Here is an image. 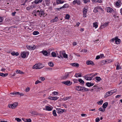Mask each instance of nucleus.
I'll return each mask as SVG.
<instances>
[{
    "label": "nucleus",
    "instance_id": "46",
    "mask_svg": "<svg viewBox=\"0 0 122 122\" xmlns=\"http://www.w3.org/2000/svg\"><path fill=\"white\" fill-rule=\"evenodd\" d=\"M53 114L55 116H57L56 111L55 110H54L53 111Z\"/></svg>",
    "mask_w": 122,
    "mask_h": 122
},
{
    "label": "nucleus",
    "instance_id": "17",
    "mask_svg": "<svg viewBox=\"0 0 122 122\" xmlns=\"http://www.w3.org/2000/svg\"><path fill=\"white\" fill-rule=\"evenodd\" d=\"M22 120L23 121L25 122H31V119H24L22 118Z\"/></svg>",
    "mask_w": 122,
    "mask_h": 122
},
{
    "label": "nucleus",
    "instance_id": "6",
    "mask_svg": "<svg viewBox=\"0 0 122 122\" xmlns=\"http://www.w3.org/2000/svg\"><path fill=\"white\" fill-rule=\"evenodd\" d=\"M28 52H22L21 54V56L22 58H25L26 56H28L29 54Z\"/></svg>",
    "mask_w": 122,
    "mask_h": 122
},
{
    "label": "nucleus",
    "instance_id": "55",
    "mask_svg": "<svg viewBox=\"0 0 122 122\" xmlns=\"http://www.w3.org/2000/svg\"><path fill=\"white\" fill-rule=\"evenodd\" d=\"M32 8V6H30L29 7H27L26 8V9L27 10H29L30 9Z\"/></svg>",
    "mask_w": 122,
    "mask_h": 122
},
{
    "label": "nucleus",
    "instance_id": "7",
    "mask_svg": "<svg viewBox=\"0 0 122 122\" xmlns=\"http://www.w3.org/2000/svg\"><path fill=\"white\" fill-rule=\"evenodd\" d=\"M26 47L28 49L30 50H34L36 48V46L35 45L32 46H30L27 45L26 46Z\"/></svg>",
    "mask_w": 122,
    "mask_h": 122
},
{
    "label": "nucleus",
    "instance_id": "31",
    "mask_svg": "<svg viewBox=\"0 0 122 122\" xmlns=\"http://www.w3.org/2000/svg\"><path fill=\"white\" fill-rule=\"evenodd\" d=\"M19 92H14L13 93H11L10 94L15 95H19Z\"/></svg>",
    "mask_w": 122,
    "mask_h": 122
},
{
    "label": "nucleus",
    "instance_id": "49",
    "mask_svg": "<svg viewBox=\"0 0 122 122\" xmlns=\"http://www.w3.org/2000/svg\"><path fill=\"white\" fill-rule=\"evenodd\" d=\"M80 86H78L76 87V89L79 91H80Z\"/></svg>",
    "mask_w": 122,
    "mask_h": 122
},
{
    "label": "nucleus",
    "instance_id": "59",
    "mask_svg": "<svg viewBox=\"0 0 122 122\" xmlns=\"http://www.w3.org/2000/svg\"><path fill=\"white\" fill-rule=\"evenodd\" d=\"M41 82V81H40L38 80L37 81L35 82V84H38V83H40Z\"/></svg>",
    "mask_w": 122,
    "mask_h": 122
},
{
    "label": "nucleus",
    "instance_id": "18",
    "mask_svg": "<svg viewBox=\"0 0 122 122\" xmlns=\"http://www.w3.org/2000/svg\"><path fill=\"white\" fill-rule=\"evenodd\" d=\"M84 77L85 79L87 80H91L92 79V77H89L86 75L84 76Z\"/></svg>",
    "mask_w": 122,
    "mask_h": 122
},
{
    "label": "nucleus",
    "instance_id": "3",
    "mask_svg": "<svg viewBox=\"0 0 122 122\" xmlns=\"http://www.w3.org/2000/svg\"><path fill=\"white\" fill-rule=\"evenodd\" d=\"M111 41L112 42H114L115 41L116 44H119L120 43V40L117 37H116L112 39L111 40Z\"/></svg>",
    "mask_w": 122,
    "mask_h": 122
},
{
    "label": "nucleus",
    "instance_id": "33",
    "mask_svg": "<svg viewBox=\"0 0 122 122\" xmlns=\"http://www.w3.org/2000/svg\"><path fill=\"white\" fill-rule=\"evenodd\" d=\"M52 56L53 57H55L56 56V54L54 52H52L51 53Z\"/></svg>",
    "mask_w": 122,
    "mask_h": 122
},
{
    "label": "nucleus",
    "instance_id": "24",
    "mask_svg": "<svg viewBox=\"0 0 122 122\" xmlns=\"http://www.w3.org/2000/svg\"><path fill=\"white\" fill-rule=\"evenodd\" d=\"M45 2L47 5V6H49L50 3V0H45Z\"/></svg>",
    "mask_w": 122,
    "mask_h": 122
},
{
    "label": "nucleus",
    "instance_id": "38",
    "mask_svg": "<svg viewBox=\"0 0 122 122\" xmlns=\"http://www.w3.org/2000/svg\"><path fill=\"white\" fill-rule=\"evenodd\" d=\"M97 81H100L101 80V78L97 76L95 77Z\"/></svg>",
    "mask_w": 122,
    "mask_h": 122
},
{
    "label": "nucleus",
    "instance_id": "13",
    "mask_svg": "<svg viewBox=\"0 0 122 122\" xmlns=\"http://www.w3.org/2000/svg\"><path fill=\"white\" fill-rule=\"evenodd\" d=\"M64 2V1L61 0H56V3L57 4H62Z\"/></svg>",
    "mask_w": 122,
    "mask_h": 122
},
{
    "label": "nucleus",
    "instance_id": "29",
    "mask_svg": "<svg viewBox=\"0 0 122 122\" xmlns=\"http://www.w3.org/2000/svg\"><path fill=\"white\" fill-rule=\"evenodd\" d=\"M48 65L51 67H52L54 66L53 63L51 62H50L48 63Z\"/></svg>",
    "mask_w": 122,
    "mask_h": 122
},
{
    "label": "nucleus",
    "instance_id": "61",
    "mask_svg": "<svg viewBox=\"0 0 122 122\" xmlns=\"http://www.w3.org/2000/svg\"><path fill=\"white\" fill-rule=\"evenodd\" d=\"M92 74H88V75H86V76L89 77L90 76L92 77Z\"/></svg>",
    "mask_w": 122,
    "mask_h": 122
},
{
    "label": "nucleus",
    "instance_id": "39",
    "mask_svg": "<svg viewBox=\"0 0 122 122\" xmlns=\"http://www.w3.org/2000/svg\"><path fill=\"white\" fill-rule=\"evenodd\" d=\"M70 18V15L68 14H66V15L65 18L66 19H68Z\"/></svg>",
    "mask_w": 122,
    "mask_h": 122
},
{
    "label": "nucleus",
    "instance_id": "8",
    "mask_svg": "<svg viewBox=\"0 0 122 122\" xmlns=\"http://www.w3.org/2000/svg\"><path fill=\"white\" fill-rule=\"evenodd\" d=\"M56 110L58 111V113H62L63 112H65L66 111L65 110L61 108H57Z\"/></svg>",
    "mask_w": 122,
    "mask_h": 122
},
{
    "label": "nucleus",
    "instance_id": "19",
    "mask_svg": "<svg viewBox=\"0 0 122 122\" xmlns=\"http://www.w3.org/2000/svg\"><path fill=\"white\" fill-rule=\"evenodd\" d=\"M42 1V0H36L34 1V3L36 4H37L41 2Z\"/></svg>",
    "mask_w": 122,
    "mask_h": 122
},
{
    "label": "nucleus",
    "instance_id": "15",
    "mask_svg": "<svg viewBox=\"0 0 122 122\" xmlns=\"http://www.w3.org/2000/svg\"><path fill=\"white\" fill-rule=\"evenodd\" d=\"M41 53H42L45 56H48V53L45 50H43L41 52Z\"/></svg>",
    "mask_w": 122,
    "mask_h": 122
},
{
    "label": "nucleus",
    "instance_id": "34",
    "mask_svg": "<svg viewBox=\"0 0 122 122\" xmlns=\"http://www.w3.org/2000/svg\"><path fill=\"white\" fill-rule=\"evenodd\" d=\"M15 119L16 120L17 122H20L22 121L21 119L19 118H15Z\"/></svg>",
    "mask_w": 122,
    "mask_h": 122
},
{
    "label": "nucleus",
    "instance_id": "42",
    "mask_svg": "<svg viewBox=\"0 0 122 122\" xmlns=\"http://www.w3.org/2000/svg\"><path fill=\"white\" fill-rule=\"evenodd\" d=\"M52 94L54 95H58L59 93L58 92H52Z\"/></svg>",
    "mask_w": 122,
    "mask_h": 122
},
{
    "label": "nucleus",
    "instance_id": "30",
    "mask_svg": "<svg viewBox=\"0 0 122 122\" xmlns=\"http://www.w3.org/2000/svg\"><path fill=\"white\" fill-rule=\"evenodd\" d=\"M58 19L57 17H56L54 19L52 20V21L53 22H56L57 21Z\"/></svg>",
    "mask_w": 122,
    "mask_h": 122
},
{
    "label": "nucleus",
    "instance_id": "14",
    "mask_svg": "<svg viewBox=\"0 0 122 122\" xmlns=\"http://www.w3.org/2000/svg\"><path fill=\"white\" fill-rule=\"evenodd\" d=\"M52 108H51L49 106H46V108H43L44 110H46L48 111H51L52 110Z\"/></svg>",
    "mask_w": 122,
    "mask_h": 122
},
{
    "label": "nucleus",
    "instance_id": "32",
    "mask_svg": "<svg viewBox=\"0 0 122 122\" xmlns=\"http://www.w3.org/2000/svg\"><path fill=\"white\" fill-rule=\"evenodd\" d=\"M39 34V32L37 31H35L33 32V34L34 35H36Z\"/></svg>",
    "mask_w": 122,
    "mask_h": 122
},
{
    "label": "nucleus",
    "instance_id": "57",
    "mask_svg": "<svg viewBox=\"0 0 122 122\" xmlns=\"http://www.w3.org/2000/svg\"><path fill=\"white\" fill-rule=\"evenodd\" d=\"M96 1L97 3H101L102 2V0H96Z\"/></svg>",
    "mask_w": 122,
    "mask_h": 122
},
{
    "label": "nucleus",
    "instance_id": "1",
    "mask_svg": "<svg viewBox=\"0 0 122 122\" xmlns=\"http://www.w3.org/2000/svg\"><path fill=\"white\" fill-rule=\"evenodd\" d=\"M58 57L59 58H63V57L65 58L67 57V55L65 53L64 51H60L59 52V54H57Z\"/></svg>",
    "mask_w": 122,
    "mask_h": 122
},
{
    "label": "nucleus",
    "instance_id": "51",
    "mask_svg": "<svg viewBox=\"0 0 122 122\" xmlns=\"http://www.w3.org/2000/svg\"><path fill=\"white\" fill-rule=\"evenodd\" d=\"M102 102H103V101L102 100V101H100L98 102H98V104L101 105L102 104Z\"/></svg>",
    "mask_w": 122,
    "mask_h": 122
},
{
    "label": "nucleus",
    "instance_id": "58",
    "mask_svg": "<svg viewBox=\"0 0 122 122\" xmlns=\"http://www.w3.org/2000/svg\"><path fill=\"white\" fill-rule=\"evenodd\" d=\"M89 90V89L87 88H86L84 87V92L85 91H88Z\"/></svg>",
    "mask_w": 122,
    "mask_h": 122
},
{
    "label": "nucleus",
    "instance_id": "12",
    "mask_svg": "<svg viewBox=\"0 0 122 122\" xmlns=\"http://www.w3.org/2000/svg\"><path fill=\"white\" fill-rule=\"evenodd\" d=\"M62 83L67 85H70V81H62Z\"/></svg>",
    "mask_w": 122,
    "mask_h": 122
},
{
    "label": "nucleus",
    "instance_id": "52",
    "mask_svg": "<svg viewBox=\"0 0 122 122\" xmlns=\"http://www.w3.org/2000/svg\"><path fill=\"white\" fill-rule=\"evenodd\" d=\"M87 12V10L86 9L84 8L83 9V12L86 13Z\"/></svg>",
    "mask_w": 122,
    "mask_h": 122
},
{
    "label": "nucleus",
    "instance_id": "64",
    "mask_svg": "<svg viewBox=\"0 0 122 122\" xmlns=\"http://www.w3.org/2000/svg\"><path fill=\"white\" fill-rule=\"evenodd\" d=\"M40 79L42 81H44L45 80V78L43 77H41L40 78Z\"/></svg>",
    "mask_w": 122,
    "mask_h": 122
},
{
    "label": "nucleus",
    "instance_id": "56",
    "mask_svg": "<svg viewBox=\"0 0 122 122\" xmlns=\"http://www.w3.org/2000/svg\"><path fill=\"white\" fill-rule=\"evenodd\" d=\"M100 120L99 118V117H97L96 119V122H98Z\"/></svg>",
    "mask_w": 122,
    "mask_h": 122
},
{
    "label": "nucleus",
    "instance_id": "62",
    "mask_svg": "<svg viewBox=\"0 0 122 122\" xmlns=\"http://www.w3.org/2000/svg\"><path fill=\"white\" fill-rule=\"evenodd\" d=\"M76 3H77L78 5H80L81 4V2L79 0H78L76 2Z\"/></svg>",
    "mask_w": 122,
    "mask_h": 122
},
{
    "label": "nucleus",
    "instance_id": "53",
    "mask_svg": "<svg viewBox=\"0 0 122 122\" xmlns=\"http://www.w3.org/2000/svg\"><path fill=\"white\" fill-rule=\"evenodd\" d=\"M99 110L102 112H104L105 111V110L104 109H102L101 107L99 108Z\"/></svg>",
    "mask_w": 122,
    "mask_h": 122
},
{
    "label": "nucleus",
    "instance_id": "60",
    "mask_svg": "<svg viewBox=\"0 0 122 122\" xmlns=\"http://www.w3.org/2000/svg\"><path fill=\"white\" fill-rule=\"evenodd\" d=\"M81 115L82 117H86L87 116V115L86 114H82Z\"/></svg>",
    "mask_w": 122,
    "mask_h": 122
},
{
    "label": "nucleus",
    "instance_id": "48",
    "mask_svg": "<svg viewBox=\"0 0 122 122\" xmlns=\"http://www.w3.org/2000/svg\"><path fill=\"white\" fill-rule=\"evenodd\" d=\"M58 98L56 97H53L52 100H56Z\"/></svg>",
    "mask_w": 122,
    "mask_h": 122
},
{
    "label": "nucleus",
    "instance_id": "37",
    "mask_svg": "<svg viewBox=\"0 0 122 122\" xmlns=\"http://www.w3.org/2000/svg\"><path fill=\"white\" fill-rule=\"evenodd\" d=\"M62 8L68 7V5L67 4H66L62 6Z\"/></svg>",
    "mask_w": 122,
    "mask_h": 122
},
{
    "label": "nucleus",
    "instance_id": "25",
    "mask_svg": "<svg viewBox=\"0 0 122 122\" xmlns=\"http://www.w3.org/2000/svg\"><path fill=\"white\" fill-rule=\"evenodd\" d=\"M97 24V22H96L94 23L93 24V27H95V28H97L98 27V26Z\"/></svg>",
    "mask_w": 122,
    "mask_h": 122
},
{
    "label": "nucleus",
    "instance_id": "36",
    "mask_svg": "<svg viewBox=\"0 0 122 122\" xmlns=\"http://www.w3.org/2000/svg\"><path fill=\"white\" fill-rule=\"evenodd\" d=\"M97 7H96L93 10V12L95 13L97 12H98L97 10Z\"/></svg>",
    "mask_w": 122,
    "mask_h": 122
},
{
    "label": "nucleus",
    "instance_id": "27",
    "mask_svg": "<svg viewBox=\"0 0 122 122\" xmlns=\"http://www.w3.org/2000/svg\"><path fill=\"white\" fill-rule=\"evenodd\" d=\"M121 69V67L120 66L119 63H117V70H118L119 69Z\"/></svg>",
    "mask_w": 122,
    "mask_h": 122
},
{
    "label": "nucleus",
    "instance_id": "40",
    "mask_svg": "<svg viewBox=\"0 0 122 122\" xmlns=\"http://www.w3.org/2000/svg\"><path fill=\"white\" fill-rule=\"evenodd\" d=\"M117 91V89H115L114 90H112L110 91V92H112V94L116 92Z\"/></svg>",
    "mask_w": 122,
    "mask_h": 122
},
{
    "label": "nucleus",
    "instance_id": "47",
    "mask_svg": "<svg viewBox=\"0 0 122 122\" xmlns=\"http://www.w3.org/2000/svg\"><path fill=\"white\" fill-rule=\"evenodd\" d=\"M86 85L88 87H90L91 85V83L89 82H87L86 83Z\"/></svg>",
    "mask_w": 122,
    "mask_h": 122
},
{
    "label": "nucleus",
    "instance_id": "16",
    "mask_svg": "<svg viewBox=\"0 0 122 122\" xmlns=\"http://www.w3.org/2000/svg\"><path fill=\"white\" fill-rule=\"evenodd\" d=\"M70 64L71 66L77 67H78L79 66V64L76 63H71Z\"/></svg>",
    "mask_w": 122,
    "mask_h": 122
},
{
    "label": "nucleus",
    "instance_id": "22",
    "mask_svg": "<svg viewBox=\"0 0 122 122\" xmlns=\"http://www.w3.org/2000/svg\"><path fill=\"white\" fill-rule=\"evenodd\" d=\"M12 104L13 107V109H14L18 105V103L17 102H15L14 103Z\"/></svg>",
    "mask_w": 122,
    "mask_h": 122
},
{
    "label": "nucleus",
    "instance_id": "26",
    "mask_svg": "<svg viewBox=\"0 0 122 122\" xmlns=\"http://www.w3.org/2000/svg\"><path fill=\"white\" fill-rule=\"evenodd\" d=\"M16 72L17 74L20 73V74H23V72L22 71L19 70H16Z\"/></svg>",
    "mask_w": 122,
    "mask_h": 122
},
{
    "label": "nucleus",
    "instance_id": "43",
    "mask_svg": "<svg viewBox=\"0 0 122 122\" xmlns=\"http://www.w3.org/2000/svg\"><path fill=\"white\" fill-rule=\"evenodd\" d=\"M8 107H9V108H12V109H13V107L12 104H9L8 105Z\"/></svg>",
    "mask_w": 122,
    "mask_h": 122
},
{
    "label": "nucleus",
    "instance_id": "63",
    "mask_svg": "<svg viewBox=\"0 0 122 122\" xmlns=\"http://www.w3.org/2000/svg\"><path fill=\"white\" fill-rule=\"evenodd\" d=\"M83 17H86V13L83 12Z\"/></svg>",
    "mask_w": 122,
    "mask_h": 122
},
{
    "label": "nucleus",
    "instance_id": "44",
    "mask_svg": "<svg viewBox=\"0 0 122 122\" xmlns=\"http://www.w3.org/2000/svg\"><path fill=\"white\" fill-rule=\"evenodd\" d=\"M70 97H66L64 98L63 99V100L64 101H66L68 100V99H70Z\"/></svg>",
    "mask_w": 122,
    "mask_h": 122
},
{
    "label": "nucleus",
    "instance_id": "28",
    "mask_svg": "<svg viewBox=\"0 0 122 122\" xmlns=\"http://www.w3.org/2000/svg\"><path fill=\"white\" fill-rule=\"evenodd\" d=\"M79 82L81 83L82 84H83L84 83V82L81 79H79L78 80Z\"/></svg>",
    "mask_w": 122,
    "mask_h": 122
},
{
    "label": "nucleus",
    "instance_id": "2",
    "mask_svg": "<svg viewBox=\"0 0 122 122\" xmlns=\"http://www.w3.org/2000/svg\"><path fill=\"white\" fill-rule=\"evenodd\" d=\"M42 64L40 63L36 64L33 67V69H39L42 68L43 66Z\"/></svg>",
    "mask_w": 122,
    "mask_h": 122
},
{
    "label": "nucleus",
    "instance_id": "4",
    "mask_svg": "<svg viewBox=\"0 0 122 122\" xmlns=\"http://www.w3.org/2000/svg\"><path fill=\"white\" fill-rule=\"evenodd\" d=\"M71 72H67L63 76L61 77V79L62 80H65L67 78L69 77V74Z\"/></svg>",
    "mask_w": 122,
    "mask_h": 122
},
{
    "label": "nucleus",
    "instance_id": "9",
    "mask_svg": "<svg viewBox=\"0 0 122 122\" xmlns=\"http://www.w3.org/2000/svg\"><path fill=\"white\" fill-rule=\"evenodd\" d=\"M86 64L88 65H91L92 66H94V63L92 61H86Z\"/></svg>",
    "mask_w": 122,
    "mask_h": 122
},
{
    "label": "nucleus",
    "instance_id": "20",
    "mask_svg": "<svg viewBox=\"0 0 122 122\" xmlns=\"http://www.w3.org/2000/svg\"><path fill=\"white\" fill-rule=\"evenodd\" d=\"M108 103L107 102H105L104 103L103 105V107L104 108H106L108 105Z\"/></svg>",
    "mask_w": 122,
    "mask_h": 122
},
{
    "label": "nucleus",
    "instance_id": "41",
    "mask_svg": "<svg viewBox=\"0 0 122 122\" xmlns=\"http://www.w3.org/2000/svg\"><path fill=\"white\" fill-rule=\"evenodd\" d=\"M30 88L27 87L26 88V89L25 90V91L26 92H27L30 91Z\"/></svg>",
    "mask_w": 122,
    "mask_h": 122
},
{
    "label": "nucleus",
    "instance_id": "11",
    "mask_svg": "<svg viewBox=\"0 0 122 122\" xmlns=\"http://www.w3.org/2000/svg\"><path fill=\"white\" fill-rule=\"evenodd\" d=\"M108 22L105 23L104 24H103L101 26L100 28L101 29H102L105 28L108 25Z\"/></svg>",
    "mask_w": 122,
    "mask_h": 122
},
{
    "label": "nucleus",
    "instance_id": "23",
    "mask_svg": "<svg viewBox=\"0 0 122 122\" xmlns=\"http://www.w3.org/2000/svg\"><path fill=\"white\" fill-rule=\"evenodd\" d=\"M11 54L13 56L15 55L16 56H17L19 55V53L18 52L15 53V52L14 51L12 52L11 53Z\"/></svg>",
    "mask_w": 122,
    "mask_h": 122
},
{
    "label": "nucleus",
    "instance_id": "21",
    "mask_svg": "<svg viewBox=\"0 0 122 122\" xmlns=\"http://www.w3.org/2000/svg\"><path fill=\"white\" fill-rule=\"evenodd\" d=\"M113 11V10L112 8H108L107 9V12H110L112 13Z\"/></svg>",
    "mask_w": 122,
    "mask_h": 122
},
{
    "label": "nucleus",
    "instance_id": "5",
    "mask_svg": "<svg viewBox=\"0 0 122 122\" xmlns=\"http://www.w3.org/2000/svg\"><path fill=\"white\" fill-rule=\"evenodd\" d=\"M36 13H38V15L40 17H44V12L42 11V10H40V11L38 10L36 12Z\"/></svg>",
    "mask_w": 122,
    "mask_h": 122
},
{
    "label": "nucleus",
    "instance_id": "54",
    "mask_svg": "<svg viewBox=\"0 0 122 122\" xmlns=\"http://www.w3.org/2000/svg\"><path fill=\"white\" fill-rule=\"evenodd\" d=\"M78 0H74L73 2V5H75Z\"/></svg>",
    "mask_w": 122,
    "mask_h": 122
},
{
    "label": "nucleus",
    "instance_id": "50",
    "mask_svg": "<svg viewBox=\"0 0 122 122\" xmlns=\"http://www.w3.org/2000/svg\"><path fill=\"white\" fill-rule=\"evenodd\" d=\"M83 1L84 2V3H87L88 2H90L89 0H83Z\"/></svg>",
    "mask_w": 122,
    "mask_h": 122
},
{
    "label": "nucleus",
    "instance_id": "35",
    "mask_svg": "<svg viewBox=\"0 0 122 122\" xmlns=\"http://www.w3.org/2000/svg\"><path fill=\"white\" fill-rule=\"evenodd\" d=\"M8 121L5 120V119H0V122H8Z\"/></svg>",
    "mask_w": 122,
    "mask_h": 122
},
{
    "label": "nucleus",
    "instance_id": "10",
    "mask_svg": "<svg viewBox=\"0 0 122 122\" xmlns=\"http://www.w3.org/2000/svg\"><path fill=\"white\" fill-rule=\"evenodd\" d=\"M112 94V92H110V91L106 93L105 94V95L104 96V97L105 98L111 95Z\"/></svg>",
    "mask_w": 122,
    "mask_h": 122
},
{
    "label": "nucleus",
    "instance_id": "45",
    "mask_svg": "<svg viewBox=\"0 0 122 122\" xmlns=\"http://www.w3.org/2000/svg\"><path fill=\"white\" fill-rule=\"evenodd\" d=\"M84 87H82L81 86H80V91H81L82 92H84Z\"/></svg>",
    "mask_w": 122,
    "mask_h": 122
}]
</instances>
